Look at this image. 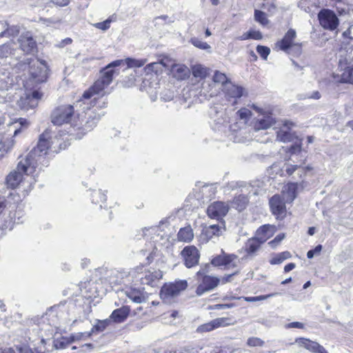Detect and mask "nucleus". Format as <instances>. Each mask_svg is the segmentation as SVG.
Returning <instances> with one entry per match:
<instances>
[{"label":"nucleus","instance_id":"nucleus-52","mask_svg":"<svg viewBox=\"0 0 353 353\" xmlns=\"http://www.w3.org/2000/svg\"><path fill=\"white\" fill-rule=\"evenodd\" d=\"M239 274V271L237 270L232 274H226V275L223 276L221 279H220V283H221V284H225L227 283H230L232 281L233 277L236 275H238Z\"/></svg>","mask_w":353,"mask_h":353},{"label":"nucleus","instance_id":"nucleus-16","mask_svg":"<svg viewBox=\"0 0 353 353\" xmlns=\"http://www.w3.org/2000/svg\"><path fill=\"white\" fill-rule=\"evenodd\" d=\"M283 126L286 130L280 129L276 132V139L281 142L287 143L294 140L295 134L292 132L291 128L294 126V123L290 121H285Z\"/></svg>","mask_w":353,"mask_h":353},{"label":"nucleus","instance_id":"nucleus-19","mask_svg":"<svg viewBox=\"0 0 353 353\" xmlns=\"http://www.w3.org/2000/svg\"><path fill=\"white\" fill-rule=\"evenodd\" d=\"M172 77L177 80H185L190 77V70L183 64H174L171 68Z\"/></svg>","mask_w":353,"mask_h":353},{"label":"nucleus","instance_id":"nucleus-38","mask_svg":"<svg viewBox=\"0 0 353 353\" xmlns=\"http://www.w3.org/2000/svg\"><path fill=\"white\" fill-rule=\"evenodd\" d=\"M265 341L256 336L249 337L246 341V345L250 347H261L265 345Z\"/></svg>","mask_w":353,"mask_h":353},{"label":"nucleus","instance_id":"nucleus-9","mask_svg":"<svg viewBox=\"0 0 353 353\" xmlns=\"http://www.w3.org/2000/svg\"><path fill=\"white\" fill-rule=\"evenodd\" d=\"M196 276L201 279V283L198 285L196 289L197 296H201L204 293L212 290L220 283V279L204 274L201 271L196 272Z\"/></svg>","mask_w":353,"mask_h":353},{"label":"nucleus","instance_id":"nucleus-43","mask_svg":"<svg viewBox=\"0 0 353 353\" xmlns=\"http://www.w3.org/2000/svg\"><path fill=\"white\" fill-rule=\"evenodd\" d=\"M190 43H192L194 47L201 49V50H209L210 48V46L206 42L202 41L197 37H192L190 39Z\"/></svg>","mask_w":353,"mask_h":353},{"label":"nucleus","instance_id":"nucleus-3","mask_svg":"<svg viewBox=\"0 0 353 353\" xmlns=\"http://www.w3.org/2000/svg\"><path fill=\"white\" fill-rule=\"evenodd\" d=\"M146 61L145 59H135L133 58H126L125 59H117L112 61L105 67L100 70L99 77L93 83V84L82 94V99H90L93 96L101 94L104 90L108 88L112 82L115 70L113 68L126 64V68H141L143 66Z\"/></svg>","mask_w":353,"mask_h":353},{"label":"nucleus","instance_id":"nucleus-26","mask_svg":"<svg viewBox=\"0 0 353 353\" xmlns=\"http://www.w3.org/2000/svg\"><path fill=\"white\" fill-rule=\"evenodd\" d=\"M165 66V64L163 62L159 61V62H152L150 63L147 64L144 67V72L146 74H161L163 72V68Z\"/></svg>","mask_w":353,"mask_h":353},{"label":"nucleus","instance_id":"nucleus-5","mask_svg":"<svg viewBox=\"0 0 353 353\" xmlns=\"http://www.w3.org/2000/svg\"><path fill=\"white\" fill-rule=\"evenodd\" d=\"M296 38V30L294 29L290 28L285 32L283 38L275 43V48L286 53H290L292 50H295L299 52H301L302 43L295 42Z\"/></svg>","mask_w":353,"mask_h":353},{"label":"nucleus","instance_id":"nucleus-4","mask_svg":"<svg viewBox=\"0 0 353 353\" xmlns=\"http://www.w3.org/2000/svg\"><path fill=\"white\" fill-rule=\"evenodd\" d=\"M75 117V110L70 104H63L57 106L50 114L51 122L54 125H62L70 123Z\"/></svg>","mask_w":353,"mask_h":353},{"label":"nucleus","instance_id":"nucleus-17","mask_svg":"<svg viewBox=\"0 0 353 353\" xmlns=\"http://www.w3.org/2000/svg\"><path fill=\"white\" fill-rule=\"evenodd\" d=\"M225 230V221H221V225L214 224L206 227L203 229L202 234L205 236L207 241L212 239L214 236H219L221 235L223 230Z\"/></svg>","mask_w":353,"mask_h":353},{"label":"nucleus","instance_id":"nucleus-18","mask_svg":"<svg viewBox=\"0 0 353 353\" xmlns=\"http://www.w3.org/2000/svg\"><path fill=\"white\" fill-rule=\"evenodd\" d=\"M130 313V307L129 305H123L119 308L113 310L110 316V319L116 323L124 322Z\"/></svg>","mask_w":353,"mask_h":353},{"label":"nucleus","instance_id":"nucleus-37","mask_svg":"<svg viewBox=\"0 0 353 353\" xmlns=\"http://www.w3.org/2000/svg\"><path fill=\"white\" fill-rule=\"evenodd\" d=\"M214 330H216V327L214 324L213 320H212L208 323H203L198 326L196 331L197 333L203 334L212 332Z\"/></svg>","mask_w":353,"mask_h":353},{"label":"nucleus","instance_id":"nucleus-25","mask_svg":"<svg viewBox=\"0 0 353 353\" xmlns=\"http://www.w3.org/2000/svg\"><path fill=\"white\" fill-rule=\"evenodd\" d=\"M194 238V233L190 225L182 228L177 234V239L179 241L189 243Z\"/></svg>","mask_w":353,"mask_h":353},{"label":"nucleus","instance_id":"nucleus-47","mask_svg":"<svg viewBox=\"0 0 353 353\" xmlns=\"http://www.w3.org/2000/svg\"><path fill=\"white\" fill-rule=\"evenodd\" d=\"M256 52L262 59L266 60L270 53V49L267 46L258 45L256 46Z\"/></svg>","mask_w":353,"mask_h":353},{"label":"nucleus","instance_id":"nucleus-50","mask_svg":"<svg viewBox=\"0 0 353 353\" xmlns=\"http://www.w3.org/2000/svg\"><path fill=\"white\" fill-rule=\"evenodd\" d=\"M111 22L112 20L110 19H108L104 21L95 23L94 26L98 29L106 30L110 28Z\"/></svg>","mask_w":353,"mask_h":353},{"label":"nucleus","instance_id":"nucleus-60","mask_svg":"<svg viewBox=\"0 0 353 353\" xmlns=\"http://www.w3.org/2000/svg\"><path fill=\"white\" fill-rule=\"evenodd\" d=\"M289 327H294L299 329H303L304 325L302 323L300 322H292L288 325Z\"/></svg>","mask_w":353,"mask_h":353},{"label":"nucleus","instance_id":"nucleus-62","mask_svg":"<svg viewBox=\"0 0 353 353\" xmlns=\"http://www.w3.org/2000/svg\"><path fill=\"white\" fill-rule=\"evenodd\" d=\"M295 267H296V265L294 263H288L284 267V272H288L292 270L293 269H294Z\"/></svg>","mask_w":353,"mask_h":353},{"label":"nucleus","instance_id":"nucleus-63","mask_svg":"<svg viewBox=\"0 0 353 353\" xmlns=\"http://www.w3.org/2000/svg\"><path fill=\"white\" fill-rule=\"evenodd\" d=\"M321 95L319 91H314L312 93L310 98L313 99H319Z\"/></svg>","mask_w":353,"mask_h":353},{"label":"nucleus","instance_id":"nucleus-20","mask_svg":"<svg viewBox=\"0 0 353 353\" xmlns=\"http://www.w3.org/2000/svg\"><path fill=\"white\" fill-rule=\"evenodd\" d=\"M250 203L249 197L245 194H239L233 197L231 201V206L238 212L245 210Z\"/></svg>","mask_w":353,"mask_h":353},{"label":"nucleus","instance_id":"nucleus-33","mask_svg":"<svg viewBox=\"0 0 353 353\" xmlns=\"http://www.w3.org/2000/svg\"><path fill=\"white\" fill-rule=\"evenodd\" d=\"M292 257V254L288 251H284L274 255L270 260L271 265H277L281 263L285 260Z\"/></svg>","mask_w":353,"mask_h":353},{"label":"nucleus","instance_id":"nucleus-27","mask_svg":"<svg viewBox=\"0 0 353 353\" xmlns=\"http://www.w3.org/2000/svg\"><path fill=\"white\" fill-rule=\"evenodd\" d=\"M92 203L99 205L101 208L103 205L106 202L107 196L101 190H94L90 194Z\"/></svg>","mask_w":353,"mask_h":353},{"label":"nucleus","instance_id":"nucleus-30","mask_svg":"<svg viewBox=\"0 0 353 353\" xmlns=\"http://www.w3.org/2000/svg\"><path fill=\"white\" fill-rule=\"evenodd\" d=\"M216 329L233 325L236 323L232 316L219 317L213 319Z\"/></svg>","mask_w":353,"mask_h":353},{"label":"nucleus","instance_id":"nucleus-1","mask_svg":"<svg viewBox=\"0 0 353 353\" xmlns=\"http://www.w3.org/2000/svg\"><path fill=\"white\" fill-rule=\"evenodd\" d=\"M50 68L46 61L37 57L23 59V110L35 109L43 97L41 85L48 81Z\"/></svg>","mask_w":353,"mask_h":353},{"label":"nucleus","instance_id":"nucleus-34","mask_svg":"<svg viewBox=\"0 0 353 353\" xmlns=\"http://www.w3.org/2000/svg\"><path fill=\"white\" fill-rule=\"evenodd\" d=\"M341 83H350L353 84V66L346 67L343 73L340 80Z\"/></svg>","mask_w":353,"mask_h":353},{"label":"nucleus","instance_id":"nucleus-51","mask_svg":"<svg viewBox=\"0 0 353 353\" xmlns=\"http://www.w3.org/2000/svg\"><path fill=\"white\" fill-rule=\"evenodd\" d=\"M234 303H224V304H215L212 305H210L208 307L209 310H223L228 309L234 307Z\"/></svg>","mask_w":353,"mask_h":353},{"label":"nucleus","instance_id":"nucleus-44","mask_svg":"<svg viewBox=\"0 0 353 353\" xmlns=\"http://www.w3.org/2000/svg\"><path fill=\"white\" fill-rule=\"evenodd\" d=\"M72 343V341L70 339V335L68 336H62L59 340L56 341L55 346L57 348L64 349L67 347L69 345Z\"/></svg>","mask_w":353,"mask_h":353},{"label":"nucleus","instance_id":"nucleus-48","mask_svg":"<svg viewBox=\"0 0 353 353\" xmlns=\"http://www.w3.org/2000/svg\"><path fill=\"white\" fill-rule=\"evenodd\" d=\"M236 114L241 119H248L252 116V112L245 108L239 110Z\"/></svg>","mask_w":353,"mask_h":353},{"label":"nucleus","instance_id":"nucleus-39","mask_svg":"<svg viewBox=\"0 0 353 353\" xmlns=\"http://www.w3.org/2000/svg\"><path fill=\"white\" fill-rule=\"evenodd\" d=\"M213 81L215 83H221L223 85V88L225 84H228L229 82H230V80L227 77L225 74L219 71H215L213 76Z\"/></svg>","mask_w":353,"mask_h":353},{"label":"nucleus","instance_id":"nucleus-53","mask_svg":"<svg viewBox=\"0 0 353 353\" xmlns=\"http://www.w3.org/2000/svg\"><path fill=\"white\" fill-rule=\"evenodd\" d=\"M283 238H284V234H279L273 240L270 241L269 242V244L272 247H274L276 245H278L283 239Z\"/></svg>","mask_w":353,"mask_h":353},{"label":"nucleus","instance_id":"nucleus-24","mask_svg":"<svg viewBox=\"0 0 353 353\" xmlns=\"http://www.w3.org/2000/svg\"><path fill=\"white\" fill-rule=\"evenodd\" d=\"M263 243L257 237H252L245 243V251L248 254H253L259 250Z\"/></svg>","mask_w":353,"mask_h":353},{"label":"nucleus","instance_id":"nucleus-29","mask_svg":"<svg viewBox=\"0 0 353 353\" xmlns=\"http://www.w3.org/2000/svg\"><path fill=\"white\" fill-rule=\"evenodd\" d=\"M126 296L133 302L141 303L145 300V296L142 292L138 289L131 288L126 291Z\"/></svg>","mask_w":353,"mask_h":353},{"label":"nucleus","instance_id":"nucleus-56","mask_svg":"<svg viewBox=\"0 0 353 353\" xmlns=\"http://www.w3.org/2000/svg\"><path fill=\"white\" fill-rule=\"evenodd\" d=\"M70 2V0H52V3L57 6L64 7L67 6Z\"/></svg>","mask_w":353,"mask_h":353},{"label":"nucleus","instance_id":"nucleus-35","mask_svg":"<svg viewBox=\"0 0 353 353\" xmlns=\"http://www.w3.org/2000/svg\"><path fill=\"white\" fill-rule=\"evenodd\" d=\"M254 20L263 26H265L269 23L266 13L261 10H254Z\"/></svg>","mask_w":353,"mask_h":353},{"label":"nucleus","instance_id":"nucleus-57","mask_svg":"<svg viewBox=\"0 0 353 353\" xmlns=\"http://www.w3.org/2000/svg\"><path fill=\"white\" fill-rule=\"evenodd\" d=\"M276 294H267V295H261V296H254V297H251V298H248L247 300L248 301H261V300H264L268 297H271L274 295H275Z\"/></svg>","mask_w":353,"mask_h":353},{"label":"nucleus","instance_id":"nucleus-59","mask_svg":"<svg viewBox=\"0 0 353 353\" xmlns=\"http://www.w3.org/2000/svg\"><path fill=\"white\" fill-rule=\"evenodd\" d=\"M8 199H12L14 203H18L20 201V195L19 194L10 193Z\"/></svg>","mask_w":353,"mask_h":353},{"label":"nucleus","instance_id":"nucleus-41","mask_svg":"<svg viewBox=\"0 0 353 353\" xmlns=\"http://www.w3.org/2000/svg\"><path fill=\"white\" fill-rule=\"evenodd\" d=\"M92 335V332H78L70 334V339L74 342L82 341L88 339Z\"/></svg>","mask_w":353,"mask_h":353},{"label":"nucleus","instance_id":"nucleus-49","mask_svg":"<svg viewBox=\"0 0 353 353\" xmlns=\"http://www.w3.org/2000/svg\"><path fill=\"white\" fill-rule=\"evenodd\" d=\"M302 150V139H299V141L297 143H295L294 144L292 145L289 148V152L291 154H295L296 152H301Z\"/></svg>","mask_w":353,"mask_h":353},{"label":"nucleus","instance_id":"nucleus-64","mask_svg":"<svg viewBox=\"0 0 353 353\" xmlns=\"http://www.w3.org/2000/svg\"><path fill=\"white\" fill-rule=\"evenodd\" d=\"M322 248L323 247L321 245H318L314 248V249L312 250V251H314V254H319L322 250Z\"/></svg>","mask_w":353,"mask_h":353},{"label":"nucleus","instance_id":"nucleus-14","mask_svg":"<svg viewBox=\"0 0 353 353\" xmlns=\"http://www.w3.org/2000/svg\"><path fill=\"white\" fill-rule=\"evenodd\" d=\"M223 92L228 101L234 99L233 105H235L237 103L236 100L243 95L244 88L230 81L223 88Z\"/></svg>","mask_w":353,"mask_h":353},{"label":"nucleus","instance_id":"nucleus-55","mask_svg":"<svg viewBox=\"0 0 353 353\" xmlns=\"http://www.w3.org/2000/svg\"><path fill=\"white\" fill-rule=\"evenodd\" d=\"M19 32V28L18 27H12L10 28H8V26L6 27V35L9 36H14L16 34H18Z\"/></svg>","mask_w":353,"mask_h":353},{"label":"nucleus","instance_id":"nucleus-54","mask_svg":"<svg viewBox=\"0 0 353 353\" xmlns=\"http://www.w3.org/2000/svg\"><path fill=\"white\" fill-rule=\"evenodd\" d=\"M300 166L298 165H290L285 170L286 174L288 176H292L293 173L299 168Z\"/></svg>","mask_w":353,"mask_h":353},{"label":"nucleus","instance_id":"nucleus-42","mask_svg":"<svg viewBox=\"0 0 353 353\" xmlns=\"http://www.w3.org/2000/svg\"><path fill=\"white\" fill-rule=\"evenodd\" d=\"M14 145V141L11 139L3 140L0 135V152H7Z\"/></svg>","mask_w":353,"mask_h":353},{"label":"nucleus","instance_id":"nucleus-10","mask_svg":"<svg viewBox=\"0 0 353 353\" xmlns=\"http://www.w3.org/2000/svg\"><path fill=\"white\" fill-rule=\"evenodd\" d=\"M183 264L187 268H192L199 265L200 252L195 245H186L181 252Z\"/></svg>","mask_w":353,"mask_h":353},{"label":"nucleus","instance_id":"nucleus-2","mask_svg":"<svg viewBox=\"0 0 353 353\" xmlns=\"http://www.w3.org/2000/svg\"><path fill=\"white\" fill-rule=\"evenodd\" d=\"M50 131L46 130L39 137L37 144L29 152L23 164V190L28 192L35 184L37 168L46 158L52 145Z\"/></svg>","mask_w":353,"mask_h":353},{"label":"nucleus","instance_id":"nucleus-36","mask_svg":"<svg viewBox=\"0 0 353 353\" xmlns=\"http://www.w3.org/2000/svg\"><path fill=\"white\" fill-rule=\"evenodd\" d=\"M298 190V183L294 182H289L285 186V191L288 196L293 201L296 197Z\"/></svg>","mask_w":353,"mask_h":353},{"label":"nucleus","instance_id":"nucleus-12","mask_svg":"<svg viewBox=\"0 0 353 353\" xmlns=\"http://www.w3.org/2000/svg\"><path fill=\"white\" fill-rule=\"evenodd\" d=\"M230 206L228 203L217 201L208 205L206 213L210 219L220 220L228 214Z\"/></svg>","mask_w":353,"mask_h":353},{"label":"nucleus","instance_id":"nucleus-61","mask_svg":"<svg viewBox=\"0 0 353 353\" xmlns=\"http://www.w3.org/2000/svg\"><path fill=\"white\" fill-rule=\"evenodd\" d=\"M343 35L345 37L353 39V30H350V26L345 31L343 32Z\"/></svg>","mask_w":353,"mask_h":353},{"label":"nucleus","instance_id":"nucleus-32","mask_svg":"<svg viewBox=\"0 0 353 353\" xmlns=\"http://www.w3.org/2000/svg\"><path fill=\"white\" fill-rule=\"evenodd\" d=\"M238 39L241 41L248 40V39L261 40L263 39V34H262L261 32L259 30H255L251 29L249 31L244 32Z\"/></svg>","mask_w":353,"mask_h":353},{"label":"nucleus","instance_id":"nucleus-45","mask_svg":"<svg viewBox=\"0 0 353 353\" xmlns=\"http://www.w3.org/2000/svg\"><path fill=\"white\" fill-rule=\"evenodd\" d=\"M108 320H99L97 323L92 327V332H103L108 326Z\"/></svg>","mask_w":353,"mask_h":353},{"label":"nucleus","instance_id":"nucleus-21","mask_svg":"<svg viewBox=\"0 0 353 353\" xmlns=\"http://www.w3.org/2000/svg\"><path fill=\"white\" fill-rule=\"evenodd\" d=\"M276 123L275 119L272 117V115L267 114L264 117V118L256 120L254 123V129L256 131H259L261 130H267L270 128L272 125H273Z\"/></svg>","mask_w":353,"mask_h":353},{"label":"nucleus","instance_id":"nucleus-13","mask_svg":"<svg viewBox=\"0 0 353 353\" xmlns=\"http://www.w3.org/2000/svg\"><path fill=\"white\" fill-rule=\"evenodd\" d=\"M22 182V161L18 162L15 169L12 170L6 178V185L8 188L15 190Z\"/></svg>","mask_w":353,"mask_h":353},{"label":"nucleus","instance_id":"nucleus-8","mask_svg":"<svg viewBox=\"0 0 353 353\" xmlns=\"http://www.w3.org/2000/svg\"><path fill=\"white\" fill-rule=\"evenodd\" d=\"M144 268L145 265L143 264H140L133 269V272L135 274H139L144 272V276L140 278L141 284L154 286L157 282L162 279V272L159 270H154L153 271L147 270L144 272Z\"/></svg>","mask_w":353,"mask_h":353},{"label":"nucleus","instance_id":"nucleus-6","mask_svg":"<svg viewBox=\"0 0 353 353\" xmlns=\"http://www.w3.org/2000/svg\"><path fill=\"white\" fill-rule=\"evenodd\" d=\"M320 26L326 30L334 31L339 26V19L335 12L327 8L321 9L318 13Z\"/></svg>","mask_w":353,"mask_h":353},{"label":"nucleus","instance_id":"nucleus-11","mask_svg":"<svg viewBox=\"0 0 353 353\" xmlns=\"http://www.w3.org/2000/svg\"><path fill=\"white\" fill-rule=\"evenodd\" d=\"M186 280H176L174 282L165 283L161 290V295L165 298L174 297L179 295L188 288Z\"/></svg>","mask_w":353,"mask_h":353},{"label":"nucleus","instance_id":"nucleus-28","mask_svg":"<svg viewBox=\"0 0 353 353\" xmlns=\"http://www.w3.org/2000/svg\"><path fill=\"white\" fill-rule=\"evenodd\" d=\"M192 73L194 77L204 79L209 75V69L201 64H196L192 67Z\"/></svg>","mask_w":353,"mask_h":353},{"label":"nucleus","instance_id":"nucleus-22","mask_svg":"<svg viewBox=\"0 0 353 353\" xmlns=\"http://www.w3.org/2000/svg\"><path fill=\"white\" fill-rule=\"evenodd\" d=\"M23 39V52L26 54H31L37 57L38 47L37 41L32 37H26Z\"/></svg>","mask_w":353,"mask_h":353},{"label":"nucleus","instance_id":"nucleus-7","mask_svg":"<svg viewBox=\"0 0 353 353\" xmlns=\"http://www.w3.org/2000/svg\"><path fill=\"white\" fill-rule=\"evenodd\" d=\"M269 206L271 213L276 220L282 221L286 218L288 210L285 199L279 194H274L269 199Z\"/></svg>","mask_w":353,"mask_h":353},{"label":"nucleus","instance_id":"nucleus-15","mask_svg":"<svg viewBox=\"0 0 353 353\" xmlns=\"http://www.w3.org/2000/svg\"><path fill=\"white\" fill-rule=\"evenodd\" d=\"M236 258V255L233 254H226L223 250H222L221 254L212 256L210 261V263L214 267H227L230 265Z\"/></svg>","mask_w":353,"mask_h":353},{"label":"nucleus","instance_id":"nucleus-40","mask_svg":"<svg viewBox=\"0 0 353 353\" xmlns=\"http://www.w3.org/2000/svg\"><path fill=\"white\" fill-rule=\"evenodd\" d=\"M12 43H8L0 46V61L12 53L14 47Z\"/></svg>","mask_w":353,"mask_h":353},{"label":"nucleus","instance_id":"nucleus-23","mask_svg":"<svg viewBox=\"0 0 353 353\" xmlns=\"http://www.w3.org/2000/svg\"><path fill=\"white\" fill-rule=\"evenodd\" d=\"M274 226L270 224H265L261 225L256 231L258 239L261 241L265 243L268 239L271 238L274 234Z\"/></svg>","mask_w":353,"mask_h":353},{"label":"nucleus","instance_id":"nucleus-58","mask_svg":"<svg viewBox=\"0 0 353 353\" xmlns=\"http://www.w3.org/2000/svg\"><path fill=\"white\" fill-rule=\"evenodd\" d=\"M8 24L6 21H0V37L6 35V30Z\"/></svg>","mask_w":353,"mask_h":353},{"label":"nucleus","instance_id":"nucleus-46","mask_svg":"<svg viewBox=\"0 0 353 353\" xmlns=\"http://www.w3.org/2000/svg\"><path fill=\"white\" fill-rule=\"evenodd\" d=\"M43 339H41L39 342L40 346L34 347V349H32L30 347L23 348V353H44L45 347L43 345Z\"/></svg>","mask_w":353,"mask_h":353},{"label":"nucleus","instance_id":"nucleus-31","mask_svg":"<svg viewBox=\"0 0 353 353\" xmlns=\"http://www.w3.org/2000/svg\"><path fill=\"white\" fill-rule=\"evenodd\" d=\"M303 345L306 349L315 353H327V350L316 342L305 339Z\"/></svg>","mask_w":353,"mask_h":353}]
</instances>
